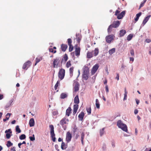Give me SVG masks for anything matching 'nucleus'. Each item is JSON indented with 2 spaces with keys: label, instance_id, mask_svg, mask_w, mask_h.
Segmentation results:
<instances>
[{
  "label": "nucleus",
  "instance_id": "c9c22d12",
  "mask_svg": "<svg viewBox=\"0 0 151 151\" xmlns=\"http://www.w3.org/2000/svg\"><path fill=\"white\" fill-rule=\"evenodd\" d=\"M84 136V133H82L81 134V141L82 145L83 144V139Z\"/></svg>",
  "mask_w": 151,
  "mask_h": 151
},
{
  "label": "nucleus",
  "instance_id": "393cba45",
  "mask_svg": "<svg viewBox=\"0 0 151 151\" xmlns=\"http://www.w3.org/2000/svg\"><path fill=\"white\" fill-rule=\"evenodd\" d=\"M94 56H96L99 54V50L98 48H95L94 50Z\"/></svg>",
  "mask_w": 151,
  "mask_h": 151
},
{
  "label": "nucleus",
  "instance_id": "f3484780",
  "mask_svg": "<svg viewBox=\"0 0 151 151\" xmlns=\"http://www.w3.org/2000/svg\"><path fill=\"white\" fill-rule=\"evenodd\" d=\"M151 17V15H149L146 17L143 20L142 24L144 25L148 21L149 18Z\"/></svg>",
  "mask_w": 151,
  "mask_h": 151
},
{
  "label": "nucleus",
  "instance_id": "72a5a7b5",
  "mask_svg": "<svg viewBox=\"0 0 151 151\" xmlns=\"http://www.w3.org/2000/svg\"><path fill=\"white\" fill-rule=\"evenodd\" d=\"M16 131L18 133H20L21 132V130L18 125L16 127Z\"/></svg>",
  "mask_w": 151,
  "mask_h": 151
},
{
  "label": "nucleus",
  "instance_id": "20e7f679",
  "mask_svg": "<svg viewBox=\"0 0 151 151\" xmlns=\"http://www.w3.org/2000/svg\"><path fill=\"white\" fill-rule=\"evenodd\" d=\"M65 70L64 69L61 68L60 69L58 73V76L61 80L63 79L65 76Z\"/></svg>",
  "mask_w": 151,
  "mask_h": 151
},
{
  "label": "nucleus",
  "instance_id": "ddd939ff",
  "mask_svg": "<svg viewBox=\"0 0 151 151\" xmlns=\"http://www.w3.org/2000/svg\"><path fill=\"white\" fill-rule=\"evenodd\" d=\"M78 108V104H74L73 105V115H74L76 113Z\"/></svg>",
  "mask_w": 151,
  "mask_h": 151
},
{
  "label": "nucleus",
  "instance_id": "f03ea898",
  "mask_svg": "<svg viewBox=\"0 0 151 151\" xmlns=\"http://www.w3.org/2000/svg\"><path fill=\"white\" fill-rule=\"evenodd\" d=\"M117 125L123 131L126 132H127L128 129L127 126L126 124L122 123L121 120H119L117 122Z\"/></svg>",
  "mask_w": 151,
  "mask_h": 151
},
{
  "label": "nucleus",
  "instance_id": "dca6fc26",
  "mask_svg": "<svg viewBox=\"0 0 151 151\" xmlns=\"http://www.w3.org/2000/svg\"><path fill=\"white\" fill-rule=\"evenodd\" d=\"M66 118L64 117L62 119L60 122V124L62 125L63 127H64V124L66 123Z\"/></svg>",
  "mask_w": 151,
  "mask_h": 151
},
{
  "label": "nucleus",
  "instance_id": "58836bf2",
  "mask_svg": "<svg viewBox=\"0 0 151 151\" xmlns=\"http://www.w3.org/2000/svg\"><path fill=\"white\" fill-rule=\"evenodd\" d=\"M29 138L30 139V140L31 141H34L35 139L34 134H33L32 136H30L29 137Z\"/></svg>",
  "mask_w": 151,
  "mask_h": 151
},
{
  "label": "nucleus",
  "instance_id": "2eb2a0df",
  "mask_svg": "<svg viewBox=\"0 0 151 151\" xmlns=\"http://www.w3.org/2000/svg\"><path fill=\"white\" fill-rule=\"evenodd\" d=\"M76 38L77 39V41L78 43H80L81 38V35L78 33L76 34Z\"/></svg>",
  "mask_w": 151,
  "mask_h": 151
},
{
  "label": "nucleus",
  "instance_id": "6e6d98bb",
  "mask_svg": "<svg viewBox=\"0 0 151 151\" xmlns=\"http://www.w3.org/2000/svg\"><path fill=\"white\" fill-rule=\"evenodd\" d=\"M9 116L8 117L7 116H6V118L4 119L3 120V121L4 122H6V121L8 120H9Z\"/></svg>",
  "mask_w": 151,
  "mask_h": 151
},
{
  "label": "nucleus",
  "instance_id": "864d4df0",
  "mask_svg": "<svg viewBox=\"0 0 151 151\" xmlns=\"http://www.w3.org/2000/svg\"><path fill=\"white\" fill-rule=\"evenodd\" d=\"M73 146H72L69 147L67 150V151H73Z\"/></svg>",
  "mask_w": 151,
  "mask_h": 151
},
{
  "label": "nucleus",
  "instance_id": "bf43d9fd",
  "mask_svg": "<svg viewBox=\"0 0 151 151\" xmlns=\"http://www.w3.org/2000/svg\"><path fill=\"white\" fill-rule=\"evenodd\" d=\"M125 11H123L122 12L120 13V14L122 15V16H123V17H124V15H125Z\"/></svg>",
  "mask_w": 151,
  "mask_h": 151
},
{
  "label": "nucleus",
  "instance_id": "c85d7f7f",
  "mask_svg": "<svg viewBox=\"0 0 151 151\" xmlns=\"http://www.w3.org/2000/svg\"><path fill=\"white\" fill-rule=\"evenodd\" d=\"M112 28L113 27H112V25L111 24L110 25L109 27L107 29L108 32L109 34L112 31Z\"/></svg>",
  "mask_w": 151,
  "mask_h": 151
},
{
  "label": "nucleus",
  "instance_id": "e2e57ef3",
  "mask_svg": "<svg viewBox=\"0 0 151 151\" xmlns=\"http://www.w3.org/2000/svg\"><path fill=\"white\" fill-rule=\"evenodd\" d=\"M127 94H124V96L123 99V100L125 101L127 100Z\"/></svg>",
  "mask_w": 151,
  "mask_h": 151
},
{
  "label": "nucleus",
  "instance_id": "a211bd4d",
  "mask_svg": "<svg viewBox=\"0 0 151 151\" xmlns=\"http://www.w3.org/2000/svg\"><path fill=\"white\" fill-rule=\"evenodd\" d=\"M61 47L62 51L65 52L68 47V46L67 45L62 44L61 46Z\"/></svg>",
  "mask_w": 151,
  "mask_h": 151
},
{
  "label": "nucleus",
  "instance_id": "4468645a",
  "mask_svg": "<svg viewBox=\"0 0 151 151\" xmlns=\"http://www.w3.org/2000/svg\"><path fill=\"white\" fill-rule=\"evenodd\" d=\"M29 125L30 127H32L35 125V121L33 118L30 119L29 122Z\"/></svg>",
  "mask_w": 151,
  "mask_h": 151
},
{
  "label": "nucleus",
  "instance_id": "37998d69",
  "mask_svg": "<svg viewBox=\"0 0 151 151\" xmlns=\"http://www.w3.org/2000/svg\"><path fill=\"white\" fill-rule=\"evenodd\" d=\"M66 67L68 68L69 67H70L71 65V64L70 63V60H69L66 63Z\"/></svg>",
  "mask_w": 151,
  "mask_h": 151
},
{
  "label": "nucleus",
  "instance_id": "4be33fe9",
  "mask_svg": "<svg viewBox=\"0 0 151 151\" xmlns=\"http://www.w3.org/2000/svg\"><path fill=\"white\" fill-rule=\"evenodd\" d=\"M71 107H69L66 110V115H67L68 116H69L70 114L71 113Z\"/></svg>",
  "mask_w": 151,
  "mask_h": 151
},
{
  "label": "nucleus",
  "instance_id": "aec40b11",
  "mask_svg": "<svg viewBox=\"0 0 151 151\" xmlns=\"http://www.w3.org/2000/svg\"><path fill=\"white\" fill-rule=\"evenodd\" d=\"M126 30L124 29H121L120 31L119 36L120 37L123 36L126 33Z\"/></svg>",
  "mask_w": 151,
  "mask_h": 151
},
{
  "label": "nucleus",
  "instance_id": "f8f14e48",
  "mask_svg": "<svg viewBox=\"0 0 151 151\" xmlns=\"http://www.w3.org/2000/svg\"><path fill=\"white\" fill-rule=\"evenodd\" d=\"M74 91L75 92L78 91L79 88V84L78 82H76L74 84Z\"/></svg>",
  "mask_w": 151,
  "mask_h": 151
},
{
  "label": "nucleus",
  "instance_id": "c03bdc74",
  "mask_svg": "<svg viewBox=\"0 0 151 151\" xmlns=\"http://www.w3.org/2000/svg\"><path fill=\"white\" fill-rule=\"evenodd\" d=\"M72 40L70 38H69L68 39V45H72Z\"/></svg>",
  "mask_w": 151,
  "mask_h": 151
},
{
  "label": "nucleus",
  "instance_id": "0e129e2a",
  "mask_svg": "<svg viewBox=\"0 0 151 151\" xmlns=\"http://www.w3.org/2000/svg\"><path fill=\"white\" fill-rule=\"evenodd\" d=\"M14 100V99H12L10 100V101H9V103H8L9 104H10V105H11V104L12 103L13 101Z\"/></svg>",
  "mask_w": 151,
  "mask_h": 151
},
{
  "label": "nucleus",
  "instance_id": "f704fd0d",
  "mask_svg": "<svg viewBox=\"0 0 151 151\" xmlns=\"http://www.w3.org/2000/svg\"><path fill=\"white\" fill-rule=\"evenodd\" d=\"M133 37V35L130 34L127 37V40L128 41L130 40Z\"/></svg>",
  "mask_w": 151,
  "mask_h": 151
},
{
  "label": "nucleus",
  "instance_id": "473e14b6",
  "mask_svg": "<svg viewBox=\"0 0 151 151\" xmlns=\"http://www.w3.org/2000/svg\"><path fill=\"white\" fill-rule=\"evenodd\" d=\"M13 145V144L9 140L7 141V144H6V145L8 147H9L12 146Z\"/></svg>",
  "mask_w": 151,
  "mask_h": 151
},
{
  "label": "nucleus",
  "instance_id": "8fccbe9b",
  "mask_svg": "<svg viewBox=\"0 0 151 151\" xmlns=\"http://www.w3.org/2000/svg\"><path fill=\"white\" fill-rule=\"evenodd\" d=\"M5 133H8V132H9V133H12V131H11V129H9L8 130H6L5 132Z\"/></svg>",
  "mask_w": 151,
  "mask_h": 151
},
{
  "label": "nucleus",
  "instance_id": "4c0bfd02",
  "mask_svg": "<svg viewBox=\"0 0 151 151\" xmlns=\"http://www.w3.org/2000/svg\"><path fill=\"white\" fill-rule=\"evenodd\" d=\"M105 129V128L104 127L102 129H100V136H102L104 134V129Z\"/></svg>",
  "mask_w": 151,
  "mask_h": 151
},
{
  "label": "nucleus",
  "instance_id": "603ef678",
  "mask_svg": "<svg viewBox=\"0 0 151 151\" xmlns=\"http://www.w3.org/2000/svg\"><path fill=\"white\" fill-rule=\"evenodd\" d=\"M52 114L53 116H55L58 115V112L57 111H55L52 112Z\"/></svg>",
  "mask_w": 151,
  "mask_h": 151
},
{
  "label": "nucleus",
  "instance_id": "09e8293b",
  "mask_svg": "<svg viewBox=\"0 0 151 151\" xmlns=\"http://www.w3.org/2000/svg\"><path fill=\"white\" fill-rule=\"evenodd\" d=\"M77 128L76 127V126L75 125L74 126V127L73 128V133L74 134L76 132L77 130Z\"/></svg>",
  "mask_w": 151,
  "mask_h": 151
},
{
  "label": "nucleus",
  "instance_id": "39448f33",
  "mask_svg": "<svg viewBox=\"0 0 151 151\" xmlns=\"http://www.w3.org/2000/svg\"><path fill=\"white\" fill-rule=\"evenodd\" d=\"M53 60V67L54 68H57L59 63V58H57L55 59H54Z\"/></svg>",
  "mask_w": 151,
  "mask_h": 151
},
{
  "label": "nucleus",
  "instance_id": "1a4fd4ad",
  "mask_svg": "<svg viewBox=\"0 0 151 151\" xmlns=\"http://www.w3.org/2000/svg\"><path fill=\"white\" fill-rule=\"evenodd\" d=\"M75 55L77 56H78L80 55V52L81 50L80 48L78 47L77 45H75Z\"/></svg>",
  "mask_w": 151,
  "mask_h": 151
},
{
  "label": "nucleus",
  "instance_id": "5fc2aeb1",
  "mask_svg": "<svg viewBox=\"0 0 151 151\" xmlns=\"http://www.w3.org/2000/svg\"><path fill=\"white\" fill-rule=\"evenodd\" d=\"M130 53L131 55L133 56L134 55V51L133 49L131 50L130 51Z\"/></svg>",
  "mask_w": 151,
  "mask_h": 151
},
{
  "label": "nucleus",
  "instance_id": "7ed1b4c3",
  "mask_svg": "<svg viewBox=\"0 0 151 151\" xmlns=\"http://www.w3.org/2000/svg\"><path fill=\"white\" fill-rule=\"evenodd\" d=\"M49 127L50 128V133L52 140L53 142H55L56 141V138L55 137V134L54 133V126L52 125H50Z\"/></svg>",
  "mask_w": 151,
  "mask_h": 151
},
{
  "label": "nucleus",
  "instance_id": "c756f323",
  "mask_svg": "<svg viewBox=\"0 0 151 151\" xmlns=\"http://www.w3.org/2000/svg\"><path fill=\"white\" fill-rule=\"evenodd\" d=\"M96 108L97 109H99L100 108V104H99V100L98 99H96Z\"/></svg>",
  "mask_w": 151,
  "mask_h": 151
},
{
  "label": "nucleus",
  "instance_id": "423d86ee",
  "mask_svg": "<svg viewBox=\"0 0 151 151\" xmlns=\"http://www.w3.org/2000/svg\"><path fill=\"white\" fill-rule=\"evenodd\" d=\"M99 67V65L98 64H96L93 66L91 71V73L92 75H93L95 74L98 69Z\"/></svg>",
  "mask_w": 151,
  "mask_h": 151
},
{
  "label": "nucleus",
  "instance_id": "680f3d73",
  "mask_svg": "<svg viewBox=\"0 0 151 151\" xmlns=\"http://www.w3.org/2000/svg\"><path fill=\"white\" fill-rule=\"evenodd\" d=\"M116 74V76L115 79H116L117 80H119V75L118 73H117Z\"/></svg>",
  "mask_w": 151,
  "mask_h": 151
},
{
  "label": "nucleus",
  "instance_id": "6e6552de",
  "mask_svg": "<svg viewBox=\"0 0 151 151\" xmlns=\"http://www.w3.org/2000/svg\"><path fill=\"white\" fill-rule=\"evenodd\" d=\"M72 135L69 132H68L66 134V141L67 143L69 142L71 140L72 138Z\"/></svg>",
  "mask_w": 151,
  "mask_h": 151
},
{
  "label": "nucleus",
  "instance_id": "7c9ffc66",
  "mask_svg": "<svg viewBox=\"0 0 151 151\" xmlns=\"http://www.w3.org/2000/svg\"><path fill=\"white\" fill-rule=\"evenodd\" d=\"M74 68L73 67H72L70 68L69 69L70 76L72 77L73 75V71Z\"/></svg>",
  "mask_w": 151,
  "mask_h": 151
},
{
  "label": "nucleus",
  "instance_id": "de8ad7c7",
  "mask_svg": "<svg viewBox=\"0 0 151 151\" xmlns=\"http://www.w3.org/2000/svg\"><path fill=\"white\" fill-rule=\"evenodd\" d=\"M123 17V16L121 15L120 14L117 16V18L119 19H122Z\"/></svg>",
  "mask_w": 151,
  "mask_h": 151
},
{
  "label": "nucleus",
  "instance_id": "774afa93",
  "mask_svg": "<svg viewBox=\"0 0 151 151\" xmlns=\"http://www.w3.org/2000/svg\"><path fill=\"white\" fill-rule=\"evenodd\" d=\"M10 104L8 103L5 106V108H7L9 107L10 106Z\"/></svg>",
  "mask_w": 151,
  "mask_h": 151
},
{
  "label": "nucleus",
  "instance_id": "79ce46f5",
  "mask_svg": "<svg viewBox=\"0 0 151 151\" xmlns=\"http://www.w3.org/2000/svg\"><path fill=\"white\" fill-rule=\"evenodd\" d=\"M60 81H58L56 83L55 85V90H56L58 86V85L60 83Z\"/></svg>",
  "mask_w": 151,
  "mask_h": 151
},
{
  "label": "nucleus",
  "instance_id": "a19ab883",
  "mask_svg": "<svg viewBox=\"0 0 151 151\" xmlns=\"http://www.w3.org/2000/svg\"><path fill=\"white\" fill-rule=\"evenodd\" d=\"M63 58L65 60V62L66 61H67L68 59V55L66 54H65L64 55V56L63 57Z\"/></svg>",
  "mask_w": 151,
  "mask_h": 151
},
{
  "label": "nucleus",
  "instance_id": "4d7b16f0",
  "mask_svg": "<svg viewBox=\"0 0 151 151\" xmlns=\"http://www.w3.org/2000/svg\"><path fill=\"white\" fill-rule=\"evenodd\" d=\"M106 145L105 144H103L102 147V149L104 150H106Z\"/></svg>",
  "mask_w": 151,
  "mask_h": 151
},
{
  "label": "nucleus",
  "instance_id": "9d476101",
  "mask_svg": "<svg viewBox=\"0 0 151 151\" xmlns=\"http://www.w3.org/2000/svg\"><path fill=\"white\" fill-rule=\"evenodd\" d=\"M120 24V22L119 21H114L112 24H111L112 25L113 28H116L118 27Z\"/></svg>",
  "mask_w": 151,
  "mask_h": 151
},
{
  "label": "nucleus",
  "instance_id": "49530a36",
  "mask_svg": "<svg viewBox=\"0 0 151 151\" xmlns=\"http://www.w3.org/2000/svg\"><path fill=\"white\" fill-rule=\"evenodd\" d=\"M11 135L10 134V133H6V136L7 139H9Z\"/></svg>",
  "mask_w": 151,
  "mask_h": 151
},
{
  "label": "nucleus",
  "instance_id": "13d9d810",
  "mask_svg": "<svg viewBox=\"0 0 151 151\" xmlns=\"http://www.w3.org/2000/svg\"><path fill=\"white\" fill-rule=\"evenodd\" d=\"M106 91V93H108L109 92V88L108 86L107 85H106L105 86Z\"/></svg>",
  "mask_w": 151,
  "mask_h": 151
},
{
  "label": "nucleus",
  "instance_id": "a18cd8bd",
  "mask_svg": "<svg viewBox=\"0 0 151 151\" xmlns=\"http://www.w3.org/2000/svg\"><path fill=\"white\" fill-rule=\"evenodd\" d=\"M69 46V52H71L72 51L73 49V47L72 45H70Z\"/></svg>",
  "mask_w": 151,
  "mask_h": 151
},
{
  "label": "nucleus",
  "instance_id": "bb28decb",
  "mask_svg": "<svg viewBox=\"0 0 151 151\" xmlns=\"http://www.w3.org/2000/svg\"><path fill=\"white\" fill-rule=\"evenodd\" d=\"M67 97V95L66 93H62L60 95V98L62 99H64Z\"/></svg>",
  "mask_w": 151,
  "mask_h": 151
},
{
  "label": "nucleus",
  "instance_id": "5701e85b",
  "mask_svg": "<svg viewBox=\"0 0 151 151\" xmlns=\"http://www.w3.org/2000/svg\"><path fill=\"white\" fill-rule=\"evenodd\" d=\"M67 144H65V143L62 142L61 145V148L62 150L65 149L67 147Z\"/></svg>",
  "mask_w": 151,
  "mask_h": 151
},
{
  "label": "nucleus",
  "instance_id": "ea45409f",
  "mask_svg": "<svg viewBox=\"0 0 151 151\" xmlns=\"http://www.w3.org/2000/svg\"><path fill=\"white\" fill-rule=\"evenodd\" d=\"M86 110L88 114H91V109L90 107L88 108H86Z\"/></svg>",
  "mask_w": 151,
  "mask_h": 151
},
{
  "label": "nucleus",
  "instance_id": "6ab92c4d",
  "mask_svg": "<svg viewBox=\"0 0 151 151\" xmlns=\"http://www.w3.org/2000/svg\"><path fill=\"white\" fill-rule=\"evenodd\" d=\"M74 103L77 104L79 103V100L78 95H77L74 99Z\"/></svg>",
  "mask_w": 151,
  "mask_h": 151
},
{
  "label": "nucleus",
  "instance_id": "cd10ccee",
  "mask_svg": "<svg viewBox=\"0 0 151 151\" xmlns=\"http://www.w3.org/2000/svg\"><path fill=\"white\" fill-rule=\"evenodd\" d=\"M115 48H113L110 50L109 51V53L110 55H111L112 54L115 52Z\"/></svg>",
  "mask_w": 151,
  "mask_h": 151
},
{
  "label": "nucleus",
  "instance_id": "412c9836",
  "mask_svg": "<svg viewBox=\"0 0 151 151\" xmlns=\"http://www.w3.org/2000/svg\"><path fill=\"white\" fill-rule=\"evenodd\" d=\"M84 116V113L83 112H81L78 115V117L80 120L82 121Z\"/></svg>",
  "mask_w": 151,
  "mask_h": 151
},
{
  "label": "nucleus",
  "instance_id": "f257e3e1",
  "mask_svg": "<svg viewBox=\"0 0 151 151\" xmlns=\"http://www.w3.org/2000/svg\"><path fill=\"white\" fill-rule=\"evenodd\" d=\"M83 72L82 74V78L85 80H88L89 76V68L87 66H84L83 68Z\"/></svg>",
  "mask_w": 151,
  "mask_h": 151
},
{
  "label": "nucleus",
  "instance_id": "9b49d317",
  "mask_svg": "<svg viewBox=\"0 0 151 151\" xmlns=\"http://www.w3.org/2000/svg\"><path fill=\"white\" fill-rule=\"evenodd\" d=\"M30 64L31 62L30 61H27V62L26 63L24 64L22 67V68L23 69H25L26 68H28L30 66Z\"/></svg>",
  "mask_w": 151,
  "mask_h": 151
},
{
  "label": "nucleus",
  "instance_id": "69168bd1",
  "mask_svg": "<svg viewBox=\"0 0 151 151\" xmlns=\"http://www.w3.org/2000/svg\"><path fill=\"white\" fill-rule=\"evenodd\" d=\"M15 148L16 147H13L10 150L12 151H16Z\"/></svg>",
  "mask_w": 151,
  "mask_h": 151
},
{
  "label": "nucleus",
  "instance_id": "a878e982",
  "mask_svg": "<svg viewBox=\"0 0 151 151\" xmlns=\"http://www.w3.org/2000/svg\"><path fill=\"white\" fill-rule=\"evenodd\" d=\"M87 57L88 58H90L93 57V54L92 52H88L87 53Z\"/></svg>",
  "mask_w": 151,
  "mask_h": 151
},
{
  "label": "nucleus",
  "instance_id": "e433bc0d",
  "mask_svg": "<svg viewBox=\"0 0 151 151\" xmlns=\"http://www.w3.org/2000/svg\"><path fill=\"white\" fill-rule=\"evenodd\" d=\"M26 136L24 134H21L19 137V138L21 140H23L26 138Z\"/></svg>",
  "mask_w": 151,
  "mask_h": 151
},
{
  "label": "nucleus",
  "instance_id": "0eeeda50",
  "mask_svg": "<svg viewBox=\"0 0 151 151\" xmlns=\"http://www.w3.org/2000/svg\"><path fill=\"white\" fill-rule=\"evenodd\" d=\"M114 37L113 35H109L106 37V42L108 43H110L113 40Z\"/></svg>",
  "mask_w": 151,
  "mask_h": 151
},
{
  "label": "nucleus",
  "instance_id": "2f4dec72",
  "mask_svg": "<svg viewBox=\"0 0 151 151\" xmlns=\"http://www.w3.org/2000/svg\"><path fill=\"white\" fill-rule=\"evenodd\" d=\"M42 60V58L41 57L39 58H36L35 59V65H36L37 63H39L40 60Z\"/></svg>",
  "mask_w": 151,
  "mask_h": 151
},
{
  "label": "nucleus",
  "instance_id": "338daca9",
  "mask_svg": "<svg viewBox=\"0 0 151 151\" xmlns=\"http://www.w3.org/2000/svg\"><path fill=\"white\" fill-rule=\"evenodd\" d=\"M145 41L147 43H150L151 42V40L149 39H147L145 40Z\"/></svg>",
  "mask_w": 151,
  "mask_h": 151
},
{
  "label": "nucleus",
  "instance_id": "3c124183",
  "mask_svg": "<svg viewBox=\"0 0 151 151\" xmlns=\"http://www.w3.org/2000/svg\"><path fill=\"white\" fill-rule=\"evenodd\" d=\"M146 0H145V1H144V2L143 3H142L140 4L139 6V9H140L141 7H142L144 6V4L146 2Z\"/></svg>",
  "mask_w": 151,
  "mask_h": 151
},
{
  "label": "nucleus",
  "instance_id": "052dcab7",
  "mask_svg": "<svg viewBox=\"0 0 151 151\" xmlns=\"http://www.w3.org/2000/svg\"><path fill=\"white\" fill-rule=\"evenodd\" d=\"M120 13V11L118 10H116L115 12V15L116 16H117L119 13Z\"/></svg>",
  "mask_w": 151,
  "mask_h": 151
},
{
  "label": "nucleus",
  "instance_id": "b1692460",
  "mask_svg": "<svg viewBox=\"0 0 151 151\" xmlns=\"http://www.w3.org/2000/svg\"><path fill=\"white\" fill-rule=\"evenodd\" d=\"M142 13V12H139L138 13L136 14V17L134 19V20L135 21V22H136L138 20L139 17L141 15Z\"/></svg>",
  "mask_w": 151,
  "mask_h": 151
}]
</instances>
